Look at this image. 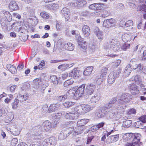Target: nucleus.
Returning a JSON list of instances; mask_svg holds the SVG:
<instances>
[{
    "label": "nucleus",
    "instance_id": "1",
    "mask_svg": "<svg viewBox=\"0 0 146 146\" xmlns=\"http://www.w3.org/2000/svg\"><path fill=\"white\" fill-rule=\"evenodd\" d=\"M133 96L130 94L123 93L119 96L118 100V104L115 105L110 111L106 113V116L110 118L114 117L118 111L120 109H124L128 103L132 99Z\"/></svg>",
    "mask_w": 146,
    "mask_h": 146
},
{
    "label": "nucleus",
    "instance_id": "2",
    "mask_svg": "<svg viewBox=\"0 0 146 146\" xmlns=\"http://www.w3.org/2000/svg\"><path fill=\"white\" fill-rule=\"evenodd\" d=\"M85 86V84H83L75 90H73V89L69 90L68 91V93L70 94L72 97L79 98L82 96L84 92H85L84 90Z\"/></svg>",
    "mask_w": 146,
    "mask_h": 146
},
{
    "label": "nucleus",
    "instance_id": "3",
    "mask_svg": "<svg viewBox=\"0 0 146 146\" xmlns=\"http://www.w3.org/2000/svg\"><path fill=\"white\" fill-rule=\"evenodd\" d=\"M127 135H130V138L132 139V143H128V146H135L140 141L141 137V134L139 133L127 134Z\"/></svg>",
    "mask_w": 146,
    "mask_h": 146
},
{
    "label": "nucleus",
    "instance_id": "4",
    "mask_svg": "<svg viewBox=\"0 0 146 146\" xmlns=\"http://www.w3.org/2000/svg\"><path fill=\"white\" fill-rule=\"evenodd\" d=\"M34 133L35 134H32L31 137L34 140L39 139L42 138L41 135L43 133L42 128L40 125H39L34 128Z\"/></svg>",
    "mask_w": 146,
    "mask_h": 146
},
{
    "label": "nucleus",
    "instance_id": "5",
    "mask_svg": "<svg viewBox=\"0 0 146 146\" xmlns=\"http://www.w3.org/2000/svg\"><path fill=\"white\" fill-rule=\"evenodd\" d=\"M6 127L8 131H10L12 134L15 135H18L20 133L21 129L14 124H9Z\"/></svg>",
    "mask_w": 146,
    "mask_h": 146
},
{
    "label": "nucleus",
    "instance_id": "6",
    "mask_svg": "<svg viewBox=\"0 0 146 146\" xmlns=\"http://www.w3.org/2000/svg\"><path fill=\"white\" fill-rule=\"evenodd\" d=\"M96 88L95 85L92 84H88L87 85L85 92V94L87 96H86L85 98L87 99L89 97V95H92L94 91L96 90Z\"/></svg>",
    "mask_w": 146,
    "mask_h": 146
},
{
    "label": "nucleus",
    "instance_id": "7",
    "mask_svg": "<svg viewBox=\"0 0 146 146\" xmlns=\"http://www.w3.org/2000/svg\"><path fill=\"white\" fill-rule=\"evenodd\" d=\"M116 22L114 19H110L104 20L103 22V26L104 27L110 28L111 27L116 26Z\"/></svg>",
    "mask_w": 146,
    "mask_h": 146
},
{
    "label": "nucleus",
    "instance_id": "8",
    "mask_svg": "<svg viewBox=\"0 0 146 146\" xmlns=\"http://www.w3.org/2000/svg\"><path fill=\"white\" fill-rule=\"evenodd\" d=\"M22 90L17 95L16 99L18 101L21 102H24L27 100L29 98V95L27 93H25L24 95H22L20 94Z\"/></svg>",
    "mask_w": 146,
    "mask_h": 146
},
{
    "label": "nucleus",
    "instance_id": "9",
    "mask_svg": "<svg viewBox=\"0 0 146 146\" xmlns=\"http://www.w3.org/2000/svg\"><path fill=\"white\" fill-rule=\"evenodd\" d=\"M80 71L75 68L69 74L70 77H73L74 79L78 78L80 76Z\"/></svg>",
    "mask_w": 146,
    "mask_h": 146
},
{
    "label": "nucleus",
    "instance_id": "10",
    "mask_svg": "<svg viewBox=\"0 0 146 146\" xmlns=\"http://www.w3.org/2000/svg\"><path fill=\"white\" fill-rule=\"evenodd\" d=\"M94 32L98 38L100 40H102L104 38L103 32L97 27H95Z\"/></svg>",
    "mask_w": 146,
    "mask_h": 146
},
{
    "label": "nucleus",
    "instance_id": "11",
    "mask_svg": "<svg viewBox=\"0 0 146 146\" xmlns=\"http://www.w3.org/2000/svg\"><path fill=\"white\" fill-rule=\"evenodd\" d=\"M129 91L133 95L138 94L139 93L137 86L135 84H130L129 87Z\"/></svg>",
    "mask_w": 146,
    "mask_h": 146
},
{
    "label": "nucleus",
    "instance_id": "12",
    "mask_svg": "<svg viewBox=\"0 0 146 146\" xmlns=\"http://www.w3.org/2000/svg\"><path fill=\"white\" fill-rule=\"evenodd\" d=\"M119 138V135L117 134L109 136L106 139V141L107 143H110L112 142L117 141Z\"/></svg>",
    "mask_w": 146,
    "mask_h": 146
},
{
    "label": "nucleus",
    "instance_id": "13",
    "mask_svg": "<svg viewBox=\"0 0 146 146\" xmlns=\"http://www.w3.org/2000/svg\"><path fill=\"white\" fill-rule=\"evenodd\" d=\"M51 122L46 120L44 122L42 125V129L46 131H49L51 129Z\"/></svg>",
    "mask_w": 146,
    "mask_h": 146
},
{
    "label": "nucleus",
    "instance_id": "14",
    "mask_svg": "<svg viewBox=\"0 0 146 146\" xmlns=\"http://www.w3.org/2000/svg\"><path fill=\"white\" fill-rule=\"evenodd\" d=\"M113 40L112 41L110 42V45H108V47H110L112 50L115 52L119 50L121 48V46L119 45V43H117V44L115 43Z\"/></svg>",
    "mask_w": 146,
    "mask_h": 146
},
{
    "label": "nucleus",
    "instance_id": "15",
    "mask_svg": "<svg viewBox=\"0 0 146 146\" xmlns=\"http://www.w3.org/2000/svg\"><path fill=\"white\" fill-rule=\"evenodd\" d=\"M82 32L84 37H87L89 35L90 33V27L88 25H84L82 28Z\"/></svg>",
    "mask_w": 146,
    "mask_h": 146
},
{
    "label": "nucleus",
    "instance_id": "16",
    "mask_svg": "<svg viewBox=\"0 0 146 146\" xmlns=\"http://www.w3.org/2000/svg\"><path fill=\"white\" fill-rule=\"evenodd\" d=\"M63 45L64 48L66 50L72 51L74 48V45L71 42H65Z\"/></svg>",
    "mask_w": 146,
    "mask_h": 146
},
{
    "label": "nucleus",
    "instance_id": "17",
    "mask_svg": "<svg viewBox=\"0 0 146 146\" xmlns=\"http://www.w3.org/2000/svg\"><path fill=\"white\" fill-rule=\"evenodd\" d=\"M101 96L99 93H96L94 96H92L90 100V102L92 103H95L98 102L100 99Z\"/></svg>",
    "mask_w": 146,
    "mask_h": 146
},
{
    "label": "nucleus",
    "instance_id": "18",
    "mask_svg": "<svg viewBox=\"0 0 146 146\" xmlns=\"http://www.w3.org/2000/svg\"><path fill=\"white\" fill-rule=\"evenodd\" d=\"M9 7L10 9L12 11L17 10L19 9L18 4L15 1H12L10 3Z\"/></svg>",
    "mask_w": 146,
    "mask_h": 146
},
{
    "label": "nucleus",
    "instance_id": "19",
    "mask_svg": "<svg viewBox=\"0 0 146 146\" xmlns=\"http://www.w3.org/2000/svg\"><path fill=\"white\" fill-rule=\"evenodd\" d=\"M86 3V1L84 0H79L76 2L72 3V4L71 5L72 6L80 7H84Z\"/></svg>",
    "mask_w": 146,
    "mask_h": 146
},
{
    "label": "nucleus",
    "instance_id": "20",
    "mask_svg": "<svg viewBox=\"0 0 146 146\" xmlns=\"http://www.w3.org/2000/svg\"><path fill=\"white\" fill-rule=\"evenodd\" d=\"M0 23L2 29L4 30L7 29L8 26H9L10 25V23L7 20H6L3 18L1 20Z\"/></svg>",
    "mask_w": 146,
    "mask_h": 146
},
{
    "label": "nucleus",
    "instance_id": "21",
    "mask_svg": "<svg viewBox=\"0 0 146 146\" xmlns=\"http://www.w3.org/2000/svg\"><path fill=\"white\" fill-rule=\"evenodd\" d=\"M74 112H77V113L80 115H82L84 114L83 108L82 105L77 106L74 108Z\"/></svg>",
    "mask_w": 146,
    "mask_h": 146
},
{
    "label": "nucleus",
    "instance_id": "22",
    "mask_svg": "<svg viewBox=\"0 0 146 146\" xmlns=\"http://www.w3.org/2000/svg\"><path fill=\"white\" fill-rule=\"evenodd\" d=\"M82 105L84 113L92 110L95 107L93 105H90L87 104H82Z\"/></svg>",
    "mask_w": 146,
    "mask_h": 146
},
{
    "label": "nucleus",
    "instance_id": "23",
    "mask_svg": "<svg viewBox=\"0 0 146 146\" xmlns=\"http://www.w3.org/2000/svg\"><path fill=\"white\" fill-rule=\"evenodd\" d=\"M76 113L74 111L70 112L66 114L65 117L67 119L73 120L76 118Z\"/></svg>",
    "mask_w": 146,
    "mask_h": 146
},
{
    "label": "nucleus",
    "instance_id": "24",
    "mask_svg": "<svg viewBox=\"0 0 146 146\" xmlns=\"http://www.w3.org/2000/svg\"><path fill=\"white\" fill-rule=\"evenodd\" d=\"M60 104L58 103L52 104L48 108L49 112H52L57 110L59 107Z\"/></svg>",
    "mask_w": 146,
    "mask_h": 146
},
{
    "label": "nucleus",
    "instance_id": "25",
    "mask_svg": "<svg viewBox=\"0 0 146 146\" xmlns=\"http://www.w3.org/2000/svg\"><path fill=\"white\" fill-rule=\"evenodd\" d=\"M84 129V126H77L74 129V132L75 135H78L82 133Z\"/></svg>",
    "mask_w": 146,
    "mask_h": 146
},
{
    "label": "nucleus",
    "instance_id": "26",
    "mask_svg": "<svg viewBox=\"0 0 146 146\" xmlns=\"http://www.w3.org/2000/svg\"><path fill=\"white\" fill-rule=\"evenodd\" d=\"M131 38L130 34H124L122 36V40L125 42L130 41L131 40Z\"/></svg>",
    "mask_w": 146,
    "mask_h": 146
},
{
    "label": "nucleus",
    "instance_id": "27",
    "mask_svg": "<svg viewBox=\"0 0 146 146\" xmlns=\"http://www.w3.org/2000/svg\"><path fill=\"white\" fill-rule=\"evenodd\" d=\"M93 69L92 66H89L87 67L84 69L83 74L86 76H88L90 75Z\"/></svg>",
    "mask_w": 146,
    "mask_h": 146
},
{
    "label": "nucleus",
    "instance_id": "28",
    "mask_svg": "<svg viewBox=\"0 0 146 146\" xmlns=\"http://www.w3.org/2000/svg\"><path fill=\"white\" fill-rule=\"evenodd\" d=\"M131 68L130 65H127L125 68L123 73V75L125 77H128L131 72Z\"/></svg>",
    "mask_w": 146,
    "mask_h": 146
},
{
    "label": "nucleus",
    "instance_id": "29",
    "mask_svg": "<svg viewBox=\"0 0 146 146\" xmlns=\"http://www.w3.org/2000/svg\"><path fill=\"white\" fill-rule=\"evenodd\" d=\"M89 121L88 119H85L79 120L77 122V126H84Z\"/></svg>",
    "mask_w": 146,
    "mask_h": 146
},
{
    "label": "nucleus",
    "instance_id": "30",
    "mask_svg": "<svg viewBox=\"0 0 146 146\" xmlns=\"http://www.w3.org/2000/svg\"><path fill=\"white\" fill-rule=\"evenodd\" d=\"M117 99L116 97L113 98L106 105L108 108H111L112 107V104H113L116 102L117 100Z\"/></svg>",
    "mask_w": 146,
    "mask_h": 146
},
{
    "label": "nucleus",
    "instance_id": "31",
    "mask_svg": "<svg viewBox=\"0 0 146 146\" xmlns=\"http://www.w3.org/2000/svg\"><path fill=\"white\" fill-rule=\"evenodd\" d=\"M115 78L114 76H113V73H110L108 77V82L110 84H112L115 81Z\"/></svg>",
    "mask_w": 146,
    "mask_h": 146
},
{
    "label": "nucleus",
    "instance_id": "32",
    "mask_svg": "<svg viewBox=\"0 0 146 146\" xmlns=\"http://www.w3.org/2000/svg\"><path fill=\"white\" fill-rule=\"evenodd\" d=\"M105 124V123L102 122L97 125H95L91 127V130H94L95 129H98L101 128Z\"/></svg>",
    "mask_w": 146,
    "mask_h": 146
},
{
    "label": "nucleus",
    "instance_id": "33",
    "mask_svg": "<svg viewBox=\"0 0 146 146\" xmlns=\"http://www.w3.org/2000/svg\"><path fill=\"white\" fill-rule=\"evenodd\" d=\"M59 7L58 5L56 3H54L49 5L47 6V8L50 10H55Z\"/></svg>",
    "mask_w": 146,
    "mask_h": 146
},
{
    "label": "nucleus",
    "instance_id": "34",
    "mask_svg": "<svg viewBox=\"0 0 146 146\" xmlns=\"http://www.w3.org/2000/svg\"><path fill=\"white\" fill-rule=\"evenodd\" d=\"M138 64H136L135 62H134L133 63V60H131L130 61V64L128 65H130V68H131V69H133L135 70L137 68Z\"/></svg>",
    "mask_w": 146,
    "mask_h": 146
},
{
    "label": "nucleus",
    "instance_id": "35",
    "mask_svg": "<svg viewBox=\"0 0 146 146\" xmlns=\"http://www.w3.org/2000/svg\"><path fill=\"white\" fill-rule=\"evenodd\" d=\"M74 81L72 79H69L65 81L63 84L64 87H67L70 85H72L74 83Z\"/></svg>",
    "mask_w": 146,
    "mask_h": 146
},
{
    "label": "nucleus",
    "instance_id": "36",
    "mask_svg": "<svg viewBox=\"0 0 146 146\" xmlns=\"http://www.w3.org/2000/svg\"><path fill=\"white\" fill-rule=\"evenodd\" d=\"M61 13L65 18L68 17L69 13V10L66 7H64L63 8L61 11Z\"/></svg>",
    "mask_w": 146,
    "mask_h": 146
},
{
    "label": "nucleus",
    "instance_id": "37",
    "mask_svg": "<svg viewBox=\"0 0 146 146\" xmlns=\"http://www.w3.org/2000/svg\"><path fill=\"white\" fill-rule=\"evenodd\" d=\"M132 121L131 120H127L123 122V126L125 127H129L131 125Z\"/></svg>",
    "mask_w": 146,
    "mask_h": 146
},
{
    "label": "nucleus",
    "instance_id": "38",
    "mask_svg": "<svg viewBox=\"0 0 146 146\" xmlns=\"http://www.w3.org/2000/svg\"><path fill=\"white\" fill-rule=\"evenodd\" d=\"M121 69L120 68L118 69L117 70L113 71V72L111 73H113V76L116 78H117L119 76V74L121 73Z\"/></svg>",
    "mask_w": 146,
    "mask_h": 146
},
{
    "label": "nucleus",
    "instance_id": "39",
    "mask_svg": "<svg viewBox=\"0 0 146 146\" xmlns=\"http://www.w3.org/2000/svg\"><path fill=\"white\" fill-rule=\"evenodd\" d=\"M133 80L135 81V83L137 84L141 81L140 77L138 75H136L134 77H133L130 80L133 81Z\"/></svg>",
    "mask_w": 146,
    "mask_h": 146
},
{
    "label": "nucleus",
    "instance_id": "40",
    "mask_svg": "<svg viewBox=\"0 0 146 146\" xmlns=\"http://www.w3.org/2000/svg\"><path fill=\"white\" fill-rule=\"evenodd\" d=\"M2 13L4 14V16L6 17L7 20L9 19H12L11 15L9 13V12L3 11L2 12Z\"/></svg>",
    "mask_w": 146,
    "mask_h": 146
},
{
    "label": "nucleus",
    "instance_id": "41",
    "mask_svg": "<svg viewBox=\"0 0 146 146\" xmlns=\"http://www.w3.org/2000/svg\"><path fill=\"white\" fill-rule=\"evenodd\" d=\"M63 104L65 107L68 108L73 106L74 104V102L70 101H67L63 103Z\"/></svg>",
    "mask_w": 146,
    "mask_h": 146
},
{
    "label": "nucleus",
    "instance_id": "42",
    "mask_svg": "<svg viewBox=\"0 0 146 146\" xmlns=\"http://www.w3.org/2000/svg\"><path fill=\"white\" fill-rule=\"evenodd\" d=\"M41 79H40L36 78L33 80V82L35 84V85L38 86V87L39 88L42 83V82H41Z\"/></svg>",
    "mask_w": 146,
    "mask_h": 146
},
{
    "label": "nucleus",
    "instance_id": "43",
    "mask_svg": "<svg viewBox=\"0 0 146 146\" xmlns=\"http://www.w3.org/2000/svg\"><path fill=\"white\" fill-rule=\"evenodd\" d=\"M62 115V114L61 113H57L54 114L52 115V119L55 120H58V121H59V119Z\"/></svg>",
    "mask_w": 146,
    "mask_h": 146
},
{
    "label": "nucleus",
    "instance_id": "44",
    "mask_svg": "<svg viewBox=\"0 0 146 146\" xmlns=\"http://www.w3.org/2000/svg\"><path fill=\"white\" fill-rule=\"evenodd\" d=\"M104 5L102 3H95V10H102L104 7Z\"/></svg>",
    "mask_w": 146,
    "mask_h": 146
},
{
    "label": "nucleus",
    "instance_id": "45",
    "mask_svg": "<svg viewBox=\"0 0 146 146\" xmlns=\"http://www.w3.org/2000/svg\"><path fill=\"white\" fill-rule=\"evenodd\" d=\"M40 16L45 19H48L49 17V14L46 12H42L40 14Z\"/></svg>",
    "mask_w": 146,
    "mask_h": 146
},
{
    "label": "nucleus",
    "instance_id": "46",
    "mask_svg": "<svg viewBox=\"0 0 146 146\" xmlns=\"http://www.w3.org/2000/svg\"><path fill=\"white\" fill-rule=\"evenodd\" d=\"M69 66L68 64H63L60 65L58 67V69H60L62 71H64Z\"/></svg>",
    "mask_w": 146,
    "mask_h": 146
},
{
    "label": "nucleus",
    "instance_id": "47",
    "mask_svg": "<svg viewBox=\"0 0 146 146\" xmlns=\"http://www.w3.org/2000/svg\"><path fill=\"white\" fill-rule=\"evenodd\" d=\"M135 126L137 128L141 129H143L144 127L143 126V123L140 121L136 122L135 124Z\"/></svg>",
    "mask_w": 146,
    "mask_h": 146
},
{
    "label": "nucleus",
    "instance_id": "48",
    "mask_svg": "<svg viewBox=\"0 0 146 146\" xmlns=\"http://www.w3.org/2000/svg\"><path fill=\"white\" fill-rule=\"evenodd\" d=\"M83 42V43H81L80 45H78L80 46L79 47L80 48V50L83 51H85L87 49V46L86 44V42Z\"/></svg>",
    "mask_w": 146,
    "mask_h": 146
},
{
    "label": "nucleus",
    "instance_id": "49",
    "mask_svg": "<svg viewBox=\"0 0 146 146\" xmlns=\"http://www.w3.org/2000/svg\"><path fill=\"white\" fill-rule=\"evenodd\" d=\"M67 98V95L64 94L63 95L57 98V99L59 102H61L62 100H64Z\"/></svg>",
    "mask_w": 146,
    "mask_h": 146
},
{
    "label": "nucleus",
    "instance_id": "50",
    "mask_svg": "<svg viewBox=\"0 0 146 146\" xmlns=\"http://www.w3.org/2000/svg\"><path fill=\"white\" fill-rule=\"evenodd\" d=\"M76 39L78 45H81V43H83V40L80 35H76Z\"/></svg>",
    "mask_w": 146,
    "mask_h": 146
},
{
    "label": "nucleus",
    "instance_id": "51",
    "mask_svg": "<svg viewBox=\"0 0 146 146\" xmlns=\"http://www.w3.org/2000/svg\"><path fill=\"white\" fill-rule=\"evenodd\" d=\"M108 68L105 67L102 69V70L101 76L103 78H104L106 76V75L107 74Z\"/></svg>",
    "mask_w": 146,
    "mask_h": 146
},
{
    "label": "nucleus",
    "instance_id": "52",
    "mask_svg": "<svg viewBox=\"0 0 146 146\" xmlns=\"http://www.w3.org/2000/svg\"><path fill=\"white\" fill-rule=\"evenodd\" d=\"M19 101L15 99L14 102L12 103V107L13 109H15L18 107Z\"/></svg>",
    "mask_w": 146,
    "mask_h": 146
},
{
    "label": "nucleus",
    "instance_id": "53",
    "mask_svg": "<svg viewBox=\"0 0 146 146\" xmlns=\"http://www.w3.org/2000/svg\"><path fill=\"white\" fill-rule=\"evenodd\" d=\"M130 45L129 44L127 43H124L122 45L121 47V49L124 50H126L127 49L129 48Z\"/></svg>",
    "mask_w": 146,
    "mask_h": 146
},
{
    "label": "nucleus",
    "instance_id": "54",
    "mask_svg": "<svg viewBox=\"0 0 146 146\" xmlns=\"http://www.w3.org/2000/svg\"><path fill=\"white\" fill-rule=\"evenodd\" d=\"M13 118L14 116L12 113H9L8 114L6 119L10 121L13 119Z\"/></svg>",
    "mask_w": 146,
    "mask_h": 146
},
{
    "label": "nucleus",
    "instance_id": "55",
    "mask_svg": "<svg viewBox=\"0 0 146 146\" xmlns=\"http://www.w3.org/2000/svg\"><path fill=\"white\" fill-rule=\"evenodd\" d=\"M107 108V106H106V107H103L102 108H101L99 110L100 111V112H102L103 113L105 114V115H106V113H107V109H108Z\"/></svg>",
    "mask_w": 146,
    "mask_h": 146
},
{
    "label": "nucleus",
    "instance_id": "56",
    "mask_svg": "<svg viewBox=\"0 0 146 146\" xmlns=\"http://www.w3.org/2000/svg\"><path fill=\"white\" fill-rule=\"evenodd\" d=\"M59 123L58 120H55V121L52 122V123L51 122V128H54L56 127L57 124Z\"/></svg>",
    "mask_w": 146,
    "mask_h": 146
},
{
    "label": "nucleus",
    "instance_id": "57",
    "mask_svg": "<svg viewBox=\"0 0 146 146\" xmlns=\"http://www.w3.org/2000/svg\"><path fill=\"white\" fill-rule=\"evenodd\" d=\"M133 22L132 20H129L126 21L125 24V26L126 27L131 26L133 25Z\"/></svg>",
    "mask_w": 146,
    "mask_h": 146
},
{
    "label": "nucleus",
    "instance_id": "58",
    "mask_svg": "<svg viewBox=\"0 0 146 146\" xmlns=\"http://www.w3.org/2000/svg\"><path fill=\"white\" fill-rule=\"evenodd\" d=\"M9 71L13 74H16L17 73V70L15 66H13V67H11V69Z\"/></svg>",
    "mask_w": 146,
    "mask_h": 146
},
{
    "label": "nucleus",
    "instance_id": "59",
    "mask_svg": "<svg viewBox=\"0 0 146 146\" xmlns=\"http://www.w3.org/2000/svg\"><path fill=\"white\" fill-rule=\"evenodd\" d=\"M139 120L143 123H146V115L141 116L139 118Z\"/></svg>",
    "mask_w": 146,
    "mask_h": 146
},
{
    "label": "nucleus",
    "instance_id": "60",
    "mask_svg": "<svg viewBox=\"0 0 146 146\" xmlns=\"http://www.w3.org/2000/svg\"><path fill=\"white\" fill-rule=\"evenodd\" d=\"M89 13V12L87 10H85L82 12L80 13L79 15L81 16H87Z\"/></svg>",
    "mask_w": 146,
    "mask_h": 146
},
{
    "label": "nucleus",
    "instance_id": "61",
    "mask_svg": "<svg viewBox=\"0 0 146 146\" xmlns=\"http://www.w3.org/2000/svg\"><path fill=\"white\" fill-rule=\"evenodd\" d=\"M18 142V139L17 138H13L11 141V144L12 146H15Z\"/></svg>",
    "mask_w": 146,
    "mask_h": 146
},
{
    "label": "nucleus",
    "instance_id": "62",
    "mask_svg": "<svg viewBox=\"0 0 146 146\" xmlns=\"http://www.w3.org/2000/svg\"><path fill=\"white\" fill-rule=\"evenodd\" d=\"M48 108L47 105H45L42 107V111L44 113L48 112L49 113L48 111Z\"/></svg>",
    "mask_w": 146,
    "mask_h": 146
},
{
    "label": "nucleus",
    "instance_id": "63",
    "mask_svg": "<svg viewBox=\"0 0 146 146\" xmlns=\"http://www.w3.org/2000/svg\"><path fill=\"white\" fill-rule=\"evenodd\" d=\"M136 110L132 108L129 110L127 113V114L129 115H131L135 114L136 113Z\"/></svg>",
    "mask_w": 146,
    "mask_h": 146
},
{
    "label": "nucleus",
    "instance_id": "64",
    "mask_svg": "<svg viewBox=\"0 0 146 146\" xmlns=\"http://www.w3.org/2000/svg\"><path fill=\"white\" fill-rule=\"evenodd\" d=\"M97 117L99 118H102L104 117L105 116V114L103 113L102 112H100V111H99L97 112Z\"/></svg>",
    "mask_w": 146,
    "mask_h": 146
}]
</instances>
